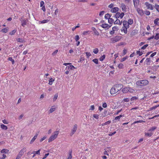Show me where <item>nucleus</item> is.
<instances>
[{
  "mask_svg": "<svg viewBox=\"0 0 159 159\" xmlns=\"http://www.w3.org/2000/svg\"><path fill=\"white\" fill-rule=\"evenodd\" d=\"M58 134V131H55L52 134L48 139V142L50 143L54 140L57 137Z\"/></svg>",
  "mask_w": 159,
  "mask_h": 159,
  "instance_id": "nucleus-1",
  "label": "nucleus"
},
{
  "mask_svg": "<svg viewBox=\"0 0 159 159\" xmlns=\"http://www.w3.org/2000/svg\"><path fill=\"white\" fill-rule=\"evenodd\" d=\"M148 84V81L147 80H139L137 82L136 84L139 86H144Z\"/></svg>",
  "mask_w": 159,
  "mask_h": 159,
  "instance_id": "nucleus-2",
  "label": "nucleus"
},
{
  "mask_svg": "<svg viewBox=\"0 0 159 159\" xmlns=\"http://www.w3.org/2000/svg\"><path fill=\"white\" fill-rule=\"evenodd\" d=\"M121 39V37L116 36L110 39V42L111 43H114L120 41Z\"/></svg>",
  "mask_w": 159,
  "mask_h": 159,
  "instance_id": "nucleus-3",
  "label": "nucleus"
},
{
  "mask_svg": "<svg viewBox=\"0 0 159 159\" xmlns=\"http://www.w3.org/2000/svg\"><path fill=\"white\" fill-rule=\"evenodd\" d=\"M147 7V8L148 9L152 10L153 9V6L152 4H150L148 2H146L144 4Z\"/></svg>",
  "mask_w": 159,
  "mask_h": 159,
  "instance_id": "nucleus-4",
  "label": "nucleus"
},
{
  "mask_svg": "<svg viewBox=\"0 0 159 159\" xmlns=\"http://www.w3.org/2000/svg\"><path fill=\"white\" fill-rule=\"evenodd\" d=\"M78 127V125L77 124H75L73 128L71 129V131L70 134V135L72 136V135L75 133Z\"/></svg>",
  "mask_w": 159,
  "mask_h": 159,
  "instance_id": "nucleus-5",
  "label": "nucleus"
},
{
  "mask_svg": "<svg viewBox=\"0 0 159 159\" xmlns=\"http://www.w3.org/2000/svg\"><path fill=\"white\" fill-rule=\"evenodd\" d=\"M115 89H116L118 92L121 90V89L123 88V85L122 84H116L114 85Z\"/></svg>",
  "mask_w": 159,
  "mask_h": 159,
  "instance_id": "nucleus-6",
  "label": "nucleus"
},
{
  "mask_svg": "<svg viewBox=\"0 0 159 159\" xmlns=\"http://www.w3.org/2000/svg\"><path fill=\"white\" fill-rule=\"evenodd\" d=\"M115 88L114 86H113V87L111 89L110 92L111 94H115L118 92L116 89Z\"/></svg>",
  "mask_w": 159,
  "mask_h": 159,
  "instance_id": "nucleus-7",
  "label": "nucleus"
},
{
  "mask_svg": "<svg viewBox=\"0 0 159 159\" xmlns=\"http://www.w3.org/2000/svg\"><path fill=\"white\" fill-rule=\"evenodd\" d=\"M136 8V11L139 14L140 16H142L144 14V12L143 10L141 8Z\"/></svg>",
  "mask_w": 159,
  "mask_h": 159,
  "instance_id": "nucleus-8",
  "label": "nucleus"
},
{
  "mask_svg": "<svg viewBox=\"0 0 159 159\" xmlns=\"http://www.w3.org/2000/svg\"><path fill=\"white\" fill-rule=\"evenodd\" d=\"M133 2L134 7L137 8L139 4V0H133Z\"/></svg>",
  "mask_w": 159,
  "mask_h": 159,
  "instance_id": "nucleus-9",
  "label": "nucleus"
},
{
  "mask_svg": "<svg viewBox=\"0 0 159 159\" xmlns=\"http://www.w3.org/2000/svg\"><path fill=\"white\" fill-rule=\"evenodd\" d=\"M101 26L103 28L108 29L111 27V26H109L107 24H103L101 25Z\"/></svg>",
  "mask_w": 159,
  "mask_h": 159,
  "instance_id": "nucleus-10",
  "label": "nucleus"
},
{
  "mask_svg": "<svg viewBox=\"0 0 159 159\" xmlns=\"http://www.w3.org/2000/svg\"><path fill=\"white\" fill-rule=\"evenodd\" d=\"M20 20L21 22V25L23 27H24L25 25H26L28 21V20H25V19L22 20Z\"/></svg>",
  "mask_w": 159,
  "mask_h": 159,
  "instance_id": "nucleus-11",
  "label": "nucleus"
},
{
  "mask_svg": "<svg viewBox=\"0 0 159 159\" xmlns=\"http://www.w3.org/2000/svg\"><path fill=\"white\" fill-rule=\"evenodd\" d=\"M123 27L129 28V25L127 23L126 21L124 20L123 22Z\"/></svg>",
  "mask_w": 159,
  "mask_h": 159,
  "instance_id": "nucleus-12",
  "label": "nucleus"
},
{
  "mask_svg": "<svg viewBox=\"0 0 159 159\" xmlns=\"http://www.w3.org/2000/svg\"><path fill=\"white\" fill-rule=\"evenodd\" d=\"M121 7L123 11L125 12L126 10V5L124 3H121Z\"/></svg>",
  "mask_w": 159,
  "mask_h": 159,
  "instance_id": "nucleus-13",
  "label": "nucleus"
},
{
  "mask_svg": "<svg viewBox=\"0 0 159 159\" xmlns=\"http://www.w3.org/2000/svg\"><path fill=\"white\" fill-rule=\"evenodd\" d=\"M26 151V148L24 147L20 150L19 153L22 156L24 154V152H25Z\"/></svg>",
  "mask_w": 159,
  "mask_h": 159,
  "instance_id": "nucleus-14",
  "label": "nucleus"
},
{
  "mask_svg": "<svg viewBox=\"0 0 159 159\" xmlns=\"http://www.w3.org/2000/svg\"><path fill=\"white\" fill-rule=\"evenodd\" d=\"M119 10V8L117 7H115L112 8L111 10V12L112 13H116Z\"/></svg>",
  "mask_w": 159,
  "mask_h": 159,
  "instance_id": "nucleus-15",
  "label": "nucleus"
},
{
  "mask_svg": "<svg viewBox=\"0 0 159 159\" xmlns=\"http://www.w3.org/2000/svg\"><path fill=\"white\" fill-rule=\"evenodd\" d=\"M56 107L55 106H52L51 108L49 110V113H51L55 111L56 109Z\"/></svg>",
  "mask_w": 159,
  "mask_h": 159,
  "instance_id": "nucleus-16",
  "label": "nucleus"
},
{
  "mask_svg": "<svg viewBox=\"0 0 159 159\" xmlns=\"http://www.w3.org/2000/svg\"><path fill=\"white\" fill-rule=\"evenodd\" d=\"M92 30L93 31L95 35L97 36H98L99 35V33L96 30L95 27H92Z\"/></svg>",
  "mask_w": 159,
  "mask_h": 159,
  "instance_id": "nucleus-17",
  "label": "nucleus"
},
{
  "mask_svg": "<svg viewBox=\"0 0 159 159\" xmlns=\"http://www.w3.org/2000/svg\"><path fill=\"white\" fill-rule=\"evenodd\" d=\"M38 136V134H36L32 138V139L31 140L30 143V144H32L36 139L37 138V136Z\"/></svg>",
  "mask_w": 159,
  "mask_h": 159,
  "instance_id": "nucleus-18",
  "label": "nucleus"
},
{
  "mask_svg": "<svg viewBox=\"0 0 159 159\" xmlns=\"http://www.w3.org/2000/svg\"><path fill=\"white\" fill-rule=\"evenodd\" d=\"M75 69H76V67H75L73 65H70V66H67L66 68V69L68 70L69 69H70V70H72Z\"/></svg>",
  "mask_w": 159,
  "mask_h": 159,
  "instance_id": "nucleus-19",
  "label": "nucleus"
},
{
  "mask_svg": "<svg viewBox=\"0 0 159 159\" xmlns=\"http://www.w3.org/2000/svg\"><path fill=\"white\" fill-rule=\"evenodd\" d=\"M127 28L123 27L121 30V32H123L125 34H126L127 33Z\"/></svg>",
  "mask_w": 159,
  "mask_h": 159,
  "instance_id": "nucleus-20",
  "label": "nucleus"
},
{
  "mask_svg": "<svg viewBox=\"0 0 159 159\" xmlns=\"http://www.w3.org/2000/svg\"><path fill=\"white\" fill-rule=\"evenodd\" d=\"M72 150H71L69 151V155L67 158V159H71L72 157Z\"/></svg>",
  "mask_w": 159,
  "mask_h": 159,
  "instance_id": "nucleus-21",
  "label": "nucleus"
},
{
  "mask_svg": "<svg viewBox=\"0 0 159 159\" xmlns=\"http://www.w3.org/2000/svg\"><path fill=\"white\" fill-rule=\"evenodd\" d=\"M55 81V78H51L49 79V80L48 84L50 85H52V84L53 82Z\"/></svg>",
  "mask_w": 159,
  "mask_h": 159,
  "instance_id": "nucleus-22",
  "label": "nucleus"
},
{
  "mask_svg": "<svg viewBox=\"0 0 159 159\" xmlns=\"http://www.w3.org/2000/svg\"><path fill=\"white\" fill-rule=\"evenodd\" d=\"M1 128L3 130H6L7 129V127L4 124H1L0 125Z\"/></svg>",
  "mask_w": 159,
  "mask_h": 159,
  "instance_id": "nucleus-23",
  "label": "nucleus"
},
{
  "mask_svg": "<svg viewBox=\"0 0 159 159\" xmlns=\"http://www.w3.org/2000/svg\"><path fill=\"white\" fill-rule=\"evenodd\" d=\"M145 62L147 65H150L151 62V59L150 58H147L146 59Z\"/></svg>",
  "mask_w": 159,
  "mask_h": 159,
  "instance_id": "nucleus-24",
  "label": "nucleus"
},
{
  "mask_svg": "<svg viewBox=\"0 0 159 159\" xmlns=\"http://www.w3.org/2000/svg\"><path fill=\"white\" fill-rule=\"evenodd\" d=\"M114 24H118V25H120L122 24V21H120L118 19H117L114 22Z\"/></svg>",
  "mask_w": 159,
  "mask_h": 159,
  "instance_id": "nucleus-25",
  "label": "nucleus"
},
{
  "mask_svg": "<svg viewBox=\"0 0 159 159\" xmlns=\"http://www.w3.org/2000/svg\"><path fill=\"white\" fill-rule=\"evenodd\" d=\"M49 21V20L48 19L44 20L41 21H39V24H44L45 23H48Z\"/></svg>",
  "mask_w": 159,
  "mask_h": 159,
  "instance_id": "nucleus-26",
  "label": "nucleus"
},
{
  "mask_svg": "<svg viewBox=\"0 0 159 159\" xmlns=\"http://www.w3.org/2000/svg\"><path fill=\"white\" fill-rule=\"evenodd\" d=\"M9 152V150L6 149H3L1 151L2 153H7Z\"/></svg>",
  "mask_w": 159,
  "mask_h": 159,
  "instance_id": "nucleus-27",
  "label": "nucleus"
},
{
  "mask_svg": "<svg viewBox=\"0 0 159 159\" xmlns=\"http://www.w3.org/2000/svg\"><path fill=\"white\" fill-rule=\"evenodd\" d=\"M8 31V28H5L3 29H2L1 32L3 33H7Z\"/></svg>",
  "mask_w": 159,
  "mask_h": 159,
  "instance_id": "nucleus-28",
  "label": "nucleus"
},
{
  "mask_svg": "<svg viewBox=\"0 0 159 159\" xmlns=\"http://www.w3.org/2000/svg\"><path fill=\"white\" fill-rule=\"evenodd\" d=\"M128 87H125L123 88L122 90L123 93H126L128 92Z\"/></svg>",
  "mask_w": 159,
  "mask_h": 159,
  "instance_id": "nucleus-29",
  "label": "nucleus"
},
{
  "mask_svg": "<svg viewBox=\"0 0 159 159\" xmlns=\"http://www.w3.org/2000/svg\"><path fill=\"white\" fill-rule=\"evenodd\" d=\"M153 134V133L152 132H150V133H146V132H145V135L146 136H148V137H151V136Z\"/></svg>",
  "mask_w": 159,
  "mask_h": 159,
  "instance_id": "nucleus-30",
  "label": "nucleus"
},
{
  "mask_svg": "<svg viewBox=\"0 0 159 159\" xmlns=\"http://www.w3.org/2000/svg\"><path fill=\"white\" fill-rule=\"evenodd\" d=\"M108 22L109 23L112 24L115 22L114 20L112 18H110L108 20Z\"/></svg>",
  "mask_w": 159,
  "mask_h": 159,
  "instance_id": "nucleus-31",
  "label": "nucleus"
},
{
  "mask_svg": "<svg viewBox=\"0 0 159 159\" xmlns=\"http://www.w3.org/2000/svg\"><path fill=\"white\" fill-rule=\"evenodd\" d=\"M159 20V19L158 18H157L154 21V23L155 25H158Z\"/></svg>",
  "mask_w": 159,
  "mask_h": 159,
  "instance_id": "nucleus-32",
  "label": "nucleus"
},
{
  "mask_svg": "<svg viewBox=\"0 0 159 159\" xmlns=\"http://www.w3.org/2000/svg\"><path fill=\"white\" fill-rule=\"evenodd\" d=\"M110 148H110V147H108L107 148H105V151L104 152V154L105 155H107L108 156L109 154L107 152V151H108L107 149H110Z\"/></svg>",
  "mask_w": 159,
  "mask_h": 159,
  "instance_id": "nucleus-33",
  "label": "nucleus"
},
{
  "mask_svg": "<svg viewBox=\"0 0 159 159\" xmlns=\"http://www.w3.org/2000/svg\"><path fill=\"white\" fill-rule=\"evenodd\" d=\"M133 20L131 19H129L128 20V21H127V23L129 25H132L133 23Z\"/></svg>",
  "mask_w": 159,
  "mask_h": 159,
  "instance_id": "nucleus-34",
  "label": "nucleus"
},
{
  "mask_svg": "<svg viewBox=\"0 0 159 159\" xmlns=\"http://www.w3.org/2000/svg\"><path fill=\"white\" fill-rule=\"evenodd\" d=\"M110 15L108 13H107L105 15L104 17L105 19L108 20L110 18Z\"/></svg>",
  "mask_w": 159,
  "mask_h": 159,
  "instance_id": "nucleus-35",
  "label": "nucleus"
},
{
  "mask_svg": "<svg viewBox=\"0 0 159 159\" xmlns=\"http://www.w3.org/2000/svg\"><path fill=\"white\" fill-rule=\"evenodd\" d=\"M154 7L156 10L159 13V5L158 4H155Z\"/></svg>",
  "mask_w": 159,
  "mask_h": 159,
  "instance_id": "nucleus-36",
  "label": "nucleus"
},
{
  "mask_svg": "<svg viewBox=\"0 0 159 159\" xmlns=\"http://www.w3.org/2000/svg\"><path fill=\"white\" fill-rule=\"evenodd\" d=\"M16 30H13L11 32H10L9 33V34L10 35H12L15 34L16 33Z\"/></svg>",
  "mask_w": 159,
  "mask_h": 159,
  "instance_id": "nucleus-37",
  "label": "nucleus"
},
{
  "mask_svg": "<svg viewBox=\"0 0 159 159\" xmlns=\"http://www.w3.org/2000/svg\"><path fill=\"white\" fill-rule=\"evenodd\" d=\"M58 95L57 93H56L54 95V97L53 98V102L55 101L57 99Z\"/></svg>",
  "mask_w": 159,
  "mask_h": 159,
  "instance_id": "nucleus-38",
  "label": "nucleus"
},
{
  "mask_svg": "<svg viewBox=\"0 0 159 159\" xmlns=\"http://www.w3.org/2000/svg\"><path fill=\"white\" fill-rule=\"evenodd\" d=\"M90 31H84L83 33V34L84 35H86L87 34H90Z\"/></svg>",
  "mask_w": 159,
  "mask_h": 159,
  "instance_id": "nucleus-39",
  "label": "nucleus"
},
{
  "mask_svg": "<svg viewBox=\"0 0 159 159\" xmlns=\"http://www.w3.org/2000/svg\"><path fill=\"white\" fill-rule=\"evenodd\" d=\"M112 30L114 31H117L118 30V27L116 26H115L112 27Z\"/></svg>",
  "mask_w": 159,
  "mask_h": 159,
  "instance_id": "nucleus-40",
  "label": "nucleus"
},
{
  "mask_svg": "<svg viewBox=\"0 0 159 159\" xmlns=\"http://www.w3.org/2000/svg\"><path fill=\"white\" fill-rule=\"evenodd\" d=\"M157 129V127H151L150 129L148 130V131H153Z\"/></svg>",
  "mask_w": 159,
  "mask_h": 159,
  "instance_id": "nucleus-41",
  "label": "nucleus"
},
{
  "mask_svg": "<svg viewBox=\"0 0 159 159\" xmlns=\"http://www.w3.org/2000/svg\"><path fill=\"white\" fill-rule=\"evenodd\" d=\"M16 41L18 42L23 43L24 42V40L20 38H18L16 39Z\"/></svg>",
  "mask_w": 159,
  "mask_h": 159,
  "instance_id": "nucleus-42",
  "label": "nucleus"
},
{
  "mask_svg": "<svg viewBox=\"0 0 159 159\" xmlns=\"http://www.w3.org/2000/svg\"><path fill=\"white\" fill-rule=\"evenodd\" d=\"M105 55H103L102 56H101L99 58V60L101 61H103L105 58Z\"/></svg>",
  "mask_w": 159,
  "mask_h": 159,
  "instance_id": "nucleus-43",
  "label": "nucleus"
},
{
  "mask_svg": "<svg viewBox=\"0 0 159 159\" xmlns=\"http://www.w3.org/2000/svg\"><path fill=\"white\" fill-rule=\"evenodd\" d=\"M8 60L9 61H11L12 62V64H14V60L11 57H9L8 59Z\"/></svg>",
  "mask_w": 159,
  "mask_h": 159,
  "instance_id": "nucleus-44",
  "label": "nucleus"
},
{
  "mask_svg": "<svg viewBox=\"0 0 159 159\" xmlns=\"http://www.w3.org/2000/svg\"><path fill=\"white\" fill-rule=\"evenodd\" d=\"M128 92L129 91L130 93H133L134 90V89L131 88L130 87H128Z\"/></svg>",
  "mask_w": 159,
  "mask_h": 159,
  "instance_id": "nucleus-45",
  "label": "nucleus"
},
{
  "mask_svg": "<svg viewBox=\"0 0 159 159\" xmlns=\"http://www.w3.org/2000/svg\"><path fill=\"white\" fill-rule=\"evenodd\" d=\"M123 67H124V65L123 64H122V63L119 64L118 66V67L119 69L123 68Z\"/></svg>",
  "mask_w": 159,
  "mask_h": 159,
  "instance_id": "nucleus-46",
  "label": "nucleus"
},
{
  "mask_svg": "<svg viewBox=\"0 0 159 159\" xmlns=\"http://www.w3.org/2000/svg\"><path fill=\"white\" fill-rule=\"evenodd\" d=\"M98 48H96L93 49V52L95 54H97L98 52Z\"/></svg>",
  "mask_w": 159,
  "mask_h": 159,
  "instance_id": "nucleus-47",
  "label": "nucleus"
},
{
  "mask_svg": "<svg viewBox=\"0 0 159 159\" xmlns=\"http://www.w3.org/2000/svg\"><path fill=\"white\" fill-rule=\"evenodd\" d=\"M122 115H120L119 116H117L115 118L116 120H120L121 117H122Z\"/></svg>",
  "mask_w": 159,
  "mask_h": 159,
  "instance_id": "nucleus-48",
  "label": "nucleus"
},
{
  "mask_svg": "<svg viewBox=\"0 0 159 159\" xmlns=\"http://www.w3.org/2000/svg\"><path fill=\"white\" fill-rule=\"evenodd\" d=\"M136 53L137 54L139 55V56H141L143 54V53L142 52H140V51H137Z\"/></svg>",
  "mask_w": 159,
  "mask_h": 159,
  "instance_id": "nucleus-49",
  "label": "nucleus"
},
{
  "mask_svg": "<svg viewBox=\"0 0 159 159\" xmlns=\"http://www.w3.org/2000/svg\"><path fill=\"white\" fill-rule=\"evenodd\" d=\"M75 40L76 41H78L80 39V37L78 35H76L75 37Z\"/></svg>",
  "mask_w": 159,
  "mask_h": 159,
  "instance_id": "nucleus-50",
  "label": "nucleus"
},
{
  "mask_svg": "<svg viewBox=\"0 0 159 159\" xmlns=\"http://www.w3.org/2000/svg\"><path fill=\"white\" fill-rule=\"evenodd\" d=\"M47 138L46 136H44L43 138H41L40 140V142H42L43 140L46 139Z\"/></svg>",
  "mask_w": 159,
  "mask_h": 159,
  "instance_id": "nucleus-51",
  "label": "nucleus"
},
{
  "mask_svg": "<svg viewBox=\"0 0 159 159\" xmlns=\"http://www.w3.org/2000/svg\"><path fill=\"white\" fill-rule=\"evenodd\" d=\"M93 61L95 64H98V60L97 59H95L93 60Z\"/></svg>",
  "mask_w": 159,
  "mask_h": 159,
  "instance_id": "nucleus-52",
  "label": "nucleus"
},
{
  "mask_svg": "<svg viewBox=\"0 0 159 159\" xmlns=\"http://www.w3.org/2000/svg\"><path fill=\"white\" fill-rule=\"evenodd\" d=\"M148 46V44L145 45L141 47V49L143 50H144Z\"/></svg>",
  "mask_w": 159,
  "mask_h": 159,
  "instance_id": "nucleus-53",
  "label": "nucleus"
},
{
  "mask_svg": "<svg viewBox=\"0 0 159 159\" xmlns=\"http://www.w3.org/2000/svg\"><path fill=\"white\" fill-rule=\"evenodd\" d=\"M154 39L156 40H158L159 39V34H157L154 37Z\"/></svg>",
  "mask_w": 159,
  "mask_h": 159,
  "instance_id": "nucleus-54",
  "label": "nucleus"
},
{
  "mask_svg": "<svg viewBox=\"0 0 159 159\" xmlns=\"http://www.w3.org/2000/svg\"><path fill=\"white\" fill-rule=\"evenodd\" d=\"M93 117L96 119H98L99 118V115L98 114H94Z\"/></svg>",
  "mask_w": 159,
  "mask_h": 159,
  "instance_id": "nucleus-55",
  "label": "nucleus"
},
{
  "mask_svg": "<svg viewBox=\"0 0 159 159\" xmlns=\"http://www.w3.org/2000/svg\"><path fill=\"white\" fill-rule=\"evenodd\" d=\"M86 56L88 58H89V57L91 56V54L90 52H86Z\"/></svg>",
  "mask_w": 159,
  "mask_h": 159,
  "instance_id": "nucleus-56",
  "label": "nucleus"
},
{
  "mask_svg": "<svg viewBox=\"0 0 159 159\" xmlns=\"http://www.w3.org/2000/svg\"><path fill=\"white\" fill-rule=\"evenodd\" d=\"M145 14L147 16H149L150 14V12L149 11H145Z\"/></svg>",
  "mask_w": 159,
  "mask_h": 159,
  "instance_id": "nucleus-57",
  "label": "nucleus"
},
{
  "mask_svg": "<svg viewBox=\"0 0 159 159\" xmlns=\"http://www.w3.org/2000/svg\"><path fill=\"white\" fill-rule=\"evenodd\" d=\"M40 150L39 149V150H38L37 151H34V153H35V154H38V155H40Z\"/></svg>",
  "mask_w": 159,
  "mask_h": 159,
  "instance_id": "nucleus-58",
  "label": "nucleus"
},
{
  "mask_svg": "<svg viewBox=\"0 0 159 159\" xmlns=\"http://www.w3.org/2000/svg\"><path fill=\"white\" fill-rule=\"evenodd\" d=\"M124 14L123 13H120L119 16L120 17V19H122L124 16Z\"/></svg>",
  "mask_w": 159,
  "mask_h": 159,
  "instance_id": "nucleus-59",
  "label": "nucleus"
},
{
  "mask_svg": "<svg viewBox=\"0 0 159 159\" xmlns=\"http://www.w3.org/2000/svg\"><path fill=\"white\" fill-rule=\"evenodd\" d=\"M138 99V98L136 97H133L131 98V101H132L134 100H136Z\"/></svg>",
  "mask_w": 159,
  "mask_h": 159,
  "instance_id": "nucleus-60",
  "label": "nucleus"
},
{
  "mask_svg": "<svg viewBox=\"0 0 159 159\" xmlns=\"http://www.w3.org/2000/svg\"><path fill=\"white\" fill-rule=\"evenodd\" d=\"M95 107L94 105H91L90 107V108L89 109V110H93L94 109Z\"/></svg>",
  "mask_w": 159,
  "mask_h": 159,
  "instance_id": "nucleus-61",
  "label": "nucleus"
},
{
  "mask_svg": "<svg viewBox=\"0 0 159 159\" xmlns=\"http://www.w3.org/2000/svg\"><path fill=\"white\" fill-rule=\"evenodd\" d=\"M102 106L104 108H106L107 107V104L106 103L104 102L103 103Z\"/></svg>",
  "mask_w": 159,
  "mask_h": 159,
  "instance_id": "nucleus-62",
  "label": "nucleus"
},
{
  "mask_svg": "<svg viewBox=\"0 0 159 159\" xmlns=\"http://www.w3.org/2000/svg\"><path fill=\"white\" fill-rule=\"evenodd\" d=\"M49 153H48L46 154L45 155L44 157L42 158V159H45L47 157V156L49 155Z\"/></svg>",
  "mask_w": 159,
  "mask_h": 159,
  "instance_id": "nucleus-63",
  "label": "nucleus"
},
{
  "mask_svg": "<svg viewBox=\"0 0 159 159\" xmlns=\"http://www.w3.org/2000/svg\"><path fill=\"white\" fill-rule=\"evenodd\" d=\"M114 6V4L113 3H111L108 6V7L111 8H113Z\"/></svg>",
  "mask_w": 159,
  "mask_h": 159,
  "instance_id": "nucleus-64",
  "label": "nucleus"
}]
</instances>
